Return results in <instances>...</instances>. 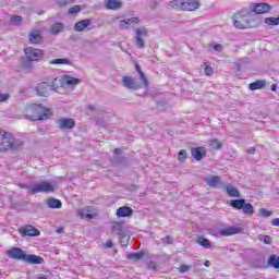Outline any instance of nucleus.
I'll use <instances>...</instances> for the list:
<instances>
[{
    "mask_svg": "<svg viewBox=\"0 0 279 279\" xmlns=\"http://www.w3.org/2000/svg\"><path fill=\"white\" fill-rule=\"evenodd\" d=\"M24 263H28V265H43L45 259L38 255H25Z\"/></svg>",
    "mask_w": 279,
    "mask_h": 279,
    "instance_id": "21",
    "label": "nucleus"
},
{
    "mask_svg": "<svg viewBox=\"0 0 279 279\" xmlns=\"http://www.w3.org/2000/svg\"><path fill=\"white\" fill-rule=\"evenodd\" d=\"M263 241L266 243V245H271L274 240L269 235H264Z\"/></svg>",
    "mask_w": 279,
    "mask_h": 279,
    "instance_id": "47",
    "label": "nucleus"
},
{
    "mask_svg": "<svg viewBox=\"0 0 279 279\" xmlns=\"http://www.w3.org/2000/svg\"><path fill=\"white\" fill-rule=\"evenodd\" d=\"M209 147L211 149H221V142H219V140H216V138L210 140L209 141Z\"/></svg>",
    "mask_w": 279,
    "mask_h": 279,
    "instance_id": "39",
    "label": "nucleus"
},
{
    "mask_svg": "<svg viewBox=\"0 0 279 279\" xmlns=\"http://www.w3.org/2000/svg\"><path fill=\"white\" fill-rule=\"evenodd\" d=\"M62 232H64V229H62V228L57 229L58 234H62Z\"/></svg>",
    "mask_w": 279,
    "mask_h": 279,
    "instance_id": "52",
    "label": "nucleus"
},
{
    "mask_svg": "<svg viewBox=\"0 0 279 279\" xmlns=\"http://www.w3.org/2000/svg\"><path fill=\"white\" fill-rule=\"evenodd\" d=\"M20 147H23V142L0 129V153L16 151Z\"/></svg>",
    "mask_w": 279,
    "mask_h": 279,
    "instance_id": "2",
    "label": "nucleus"
},
{
    "mask_svg": "<svg viewBox=\"0 0 279 279\" xmlns=\"http://www.w3.org/2000/svg\"><path fill=\"white\" fill-rule=\"evenodd\" d=\"M92 21L86 19V20H82L75 23L74 25V29L75 32H84V29H86V27L90 26Z\"/></svg>",
    "mask_w": 279,
    "mask_h": 279,
    "instance_id": "24",
    "label": "nucleus"
},
{
    "mask_svg": "<svg viewBox=\"0 0 279 279\" xmlns=\"http://www.w3.org/2000/svg\"><path fill=\"white\" fill-rule=\"evenodd\" d=\"M204 265L205 267H210V260H205Z\"/></svg>",
    "mask_w": 279,
    "mask_h": 279,
    "instance_id": "53",
    "label": "nucleus"
},
{
    "mask_svg": "<svg viewBox=\"0 0 279 279\" xmlns=\"http://www.w3.org/2000/svg\"><path fill=\"white\" fill-rule=\"evenodd\" d=\"M204 66V73L207 75V77H213L215 75V70H213V66L208 62L203 63Z\"/></svg>",
    "mask_w": 279,
    "mask_h": 279,
    "instance_id": "33",
    "label": "nucleus"
},
{
    "mask_svg": "<svg viewBox=\"0 0 279 279\" xmlns=\"http://www.w3.org/2000/svg\"><path fill=\"white\" fill-rule=\"evenodd\" d=\"M250 14V11L242 9L238 11L232 16L233 25L236 27V29H250L252 25L250 24V19L247 17Z\"/></svg>",
    "mask_w": 279,
    "mask_h": 279,
    "instance_id": "5",
    "label": "nucleus"
},
{
    "mask_svg": "<svg viewBox=\"0 0 279 279\" xmlns=\"http://www.w3.org/2000/svg\"><path fill=\"white\" fill-rule=\"evenodd\" d=\"M143 256H145V254L143 252L130 253L126 255V258L129 260H141L143 258Z\"/></svg>",
    "mask_w": 279,
    "mask_h": 279,
    "instance_id": "34",
    "label": "nucleus"
},
{
    "mask_svg": "<svg viewBox=\"0 0 279 279\" xmlns=\"http://www.w3.org/2000/svg\"><path fill=\"white\" fill-rule=\"evenodd\" d=\"M264 23L269 26L279 25V16L278 17H266Z\"/></svg>",
    "mask_w": 279,
    "mask_h": 279,
    "instance_id": "37",
    "label": "nucleus"
},
{
    "mask_svg": "<svg viewBox=\"0 0 279 279\" xmlns=\"http://www.w3.org/2000/svg\"><path fill=\"white\" fill-rule=\"evenodd\" d=\"M36 93L38 97H49V93H51V84L48 82H41L36 87Z\"/></svg>",
    "mask_w": 279,
    "mask_h": 279,
    "instance_id": "12",
    "label": "nucleus"
},
{
    "mask_svg": "<svg viewBox=\"0 0 279 279\" xmlns=\"http://www.w3.org/2000/svg\"><path fill=\"white\" fill-rule=\"evenodd\" d=\"M63 82H64L65 86H77V84L82 83V80L75 78V77L70 76V75H64L63 76Z\"/></svg>",
    "mask_w": 279,
    "mask_h": 279,
    "instance_id": "26",
    "label": "nucleus"
},
{
    "mask_svg": "<svg viewBox=\"0 0 279 279\" xmlns=\"http://www.w3.org/2000/svg\"><path fill=\"white\" fill-rule=\"evenodd\" d=\"M64 76L61 78H54L50 85L51 90H54L56 93H62V88H64Z\"/></svg>",
    "mask_w": 279,
    "mask_h": 279,
    "instance_id": "20",
    "label": "nucleus"
},
{
    "mask_svg": "<svg viewBox=\"0 0 279 279\" xmlns=\"http://www.w3.org/2000/svg\"><path fill=\"white\" fill-rule=\"evenodd\" d=\"M252 12H255V14H267V12L271 11V5L260 2V3H253L251 5Z\"/></svg>",
    "mask_w": 279,
    "mask_h": 279,
    "instance_id": "11",
    "label": "nucleus"
},
{
    "mask_svg": "<svg viewBox=\"0 0 279 279\" xmlns=\"http://www.w3.org/2000/svg\"><path fill=\"white\" fill-rule=\"evenodd\" d=\"M28 40L31 45H40L44 40L43 32L40 29L31 31L28 34Z\"/></svg>",
    "mask_w": 279,
    "mask_h": 279,
    "instance_id": "14",
    "label": "nucleus"
},
{
    "mask_svg": "<svg viewBox=\"0 0 279 279\" xmlns=\"http://www.w3.org/2000/svg\"><path fill=\"white\" fill-rule=\"evenodd\" d=\"M11 21L12 23H15V25H21L23 17L21 15H13L11 16Z\"/></svg>",
    "mask_w": 279,
    "mask_h": 279,
    "instance_id": "44",
    "label": "nucleus"
},
{
    "mask_svg": "<svg viewBox=\"0 0 279 279\" xmlns=\"http://www.w3.org/2000/svg\"><path fill=\"white\" fill-rule=\"evenodd\" d=\"M90 213H93V207L87 206L78 210V217L81 219H87V220L95 219V217H97V214H90Z\"/></svg>",
    "mask_w": 279,
    "mask_h": 279,
    "instance_id": "18",
    "label": "nucleus"
},
{
    "mask_svg": "<svg viewBox=\"0 0 279 279\" xmlns=\"http://www.w3.org/2000/svg\"><path fill=\"white\" fill-rule=\"evenodd\" d=\"M229 206L234 208V210H242L243 215L246 217H252L254 215V205H252V203H247L245 198L232 199L230 201Z\"/></svg>",
    "mask_w": 279,
    "mask_h": 279,
    "instance_id": "6",
    "label": "nucleus"
},
{
    "mask_svg": "<svg viewBox=\"0 0 279 279\" xmlns=\"http://www.w3.org/2000/svg\"><path fill=\"white\" fill-rule=\"evenodd\" d=\"M205 182H206L207 186L215 189V187L219 186L221 179L218 175H213L210 178L205 179Z\"/></svg>",
    "mask_w": 279,
    "mask_h": 279,
    "instance_id": "28",
    "label": "nucleus"
},
{
    "mask_svg": "<svg viewBox=\"0 0 279 279\" xmlns=\"http://www.w3.org/2000/svg\"><path fill=\"white\" fill-rule=\"evenodd\" d=\"M117 217L123 218V217H132L134 215V209L129 206H122L117 209Z\"/></svg>",
    "mask_w": 279,
    "mask_h": 279,
    "instance_id": "22",
    "label": "nucleus"
},
{
    "mask_svg": "<svg viewBox=\"0 0 279 279\" xmlns=\"http://www.w3.org/2000/svg\"><path fill=\"white\" fill-rule=\"evenodd\" d=\"M226 191H227V195H229V197H241V192H239V189H236L232 184H227Z\"/></svg>",
    "mask_w": 279,
    "mask_h": 279,
    "instance_id": "27",
    "label": "nucleus"
},
{
    "mask_svg": "<svg viewBox=\"0 0 279 279\" xmlns=\"http://www.w3.org/2000/svg\"><path fill=\"white\" fill-rule=\"evenodd\" d=\"M170 8L178 12H195L199 8L198 0H171Z\"/></svg>",
    "mask_w": 279,
    "mask_h": 279,
    "instance_id": "4",
    "label": "nucleus"
},
{
    "mask_svg": "<svg viewBox=\"0 0 279 279\" xmlns=\"http://www.w3.org/2000/svg\"><path fill=\"white\" fill-rule=\"evenodd\" d=\"M69 59H53L51 61V64H69Z\"/></svg>",
    "mask_w": 279,
    "mask_h": 279,
    "instance_id": "43",
    "label": "nucleus"
},
{
    "mask_svg": "<svg viewBox=\"0 0 279 279\" xmlns=\"http://www.w3.org/2000/svg\"><path fill=\"white\" fill-rule=\"evenodd\" d=\"M113 243H112V240H108L107 242H106V244H105V247H107V248H110V247H113Z\"/></svg>",
    "mask_w": 279,
    "mask_h": 279,
    "instance_id": "51",
    "label": "nucleus"
},
{
    "mask_svg": "<svg viewBox=\"0 0 279 279\" xmlns=\"http://www.w3.org/2000/svg\"><path fill=\"white\" fill-rule=\"evenodd\" d=\"M138 23H141V20L138 17L121 20L120 21V29H130V27H132V25H138Z\"/></svg>",
    "mask_w": 279,
    "mask_h": 279,
    "instance_id": "19",
    "label": "nucleus"
},
{
    "mask_svg": "<svg viewBox=\"0 0 279 279\" xmlns=\"http://www.w3.org/2000/svg\"><path fill=\"white\" fill-rule=\"evenodd\" d=\"M266 85H267V81L257 80L256 82L250 83L248 88L250 90H260V88H265Z\"/></svg>",
    "mask_w": 279,
    "mask_h": 279,
    "instance_id": "25",
    "label": "nucleus"
},
{
    "mask_svg": "<svg viewBox=\"0 0 279 279\" xmlns=\"http://www.w3.org/2000/svg\"><path fill=\"white\" fill-rule=\"evenodd\" d=\"M64 29V24L62 23H56L51 26L50 32L51 34H60Z\"/></svg>",
    "mask_w": 279,
    "mask_h": 279,
    "instance_id": "35",
    "label": "nucleus"
},
{
    "mask_svg": "<svg viewBox=\"0 0 279 279\" xmlns=\"http://www.w3.org/2000/svg\"><path fill=\"white\" fill-rule=\"evenodd\" d=\"M189 269H191V267L186 264H182L179 268V272L180 274H186V271H189Z\"/></svg>",
    "mask_w": 279,
    "mask_h": 279,
    "instance_id": "45",
    "label": "nucleus"
},
{
    "mask_svg": "<svg viewBox=\"0 0 279 279\" xmlns=\"http://www.w3.org/2000/svg\"><path fill=\"white\" fill-rule=\"evenodd\" d=\"M165 244L166 245H173V240L171 239V235H167L166 238H165Z\"/></svg>",
    "mask_w": 279,
    "mask_h": 279,
    "instance_id": "48",
    "label": "nucleus"
},
{
    "mask_svg": "<svg viewBox=\"0 0 279 279\" xmlns=\"http://www.w3.org/2000/svg\"><path fill=\"white\" fill-rule=\"evenodd\" d=\"M60 130H73L75 128V119L73 118H62L59 120Z\"/></svg>",
    "mask_w": 279,
    "mask_h": 279,
    "instance_id": "17",
    "label": "nucleus"
},
{
    "mask_svg": "<svg viewBox=\"0 0 279 279\" xmlns=\"http://www.w3.org/2000/svg\"><path fill=\"white\" fill-rule=\"evenodd\" d=\"M148 36V31L145 27H141L136 29V35H135V39H136V45L140 49H143L145 47V40L144 38H147Z\"/></svg>",
    "mask_w": 279,
    "mask_h": 279,
    "instance_id": "10",
    "label": "nucleus"
},
{
    "mask_svg": "<svg viewBox=\"0 0 279 279\" xmlns=\"http://www.w3.org/2000/svg\"><path fill=\"white\" fill-rule=\"evenodd\" d=\"M24 53H25L24 66L26 69H32L34 62H39V60H43L45 56V50L28 46L24 49Z\"/></svg>",
    "mask_w": 279,
    "mask_h": 279,
    "instance_id": "3",
    "label": "nucleus"
},
{
    "mask_svg": "<svg viewBox=\"0 0 279 279\" xmlns=\"http://www.w3.org/2000/svg\"><path fill=\"white\" fill-rule=\"evenodd\" d=\"M269 267H274V269H279V257L278 255H270L268 258Z\"/></svg>",
    "mask_w": 279,
    "mask_h": 279,
    "instance_id": "31",
    "label": "nucleus"
},
{
    "mask_svg": "<svg viewBox=\"0 0 279 279\" xmlns=\"http://www.w3.org/2000/svg\"><path fill=\"white\" fill-rule=\"evenodd\" d=\"M271 226H275L276 228H279V218H275L271 220Z\"/></svg>",
    "mask_w": 279,
    "mask_h": 279,
    "instance_id": "50",
    "label": "nucleus"
},
{
    "mask_svg": "<svg viewBox=\"0 0 279 279\" xmlns=\"http://www.w3.org/2000/svg\"><path fill=\"white\" fill-rule=\"evenodd\" d=\"M7 256L13 260H25L26 254L21 247H12L7 251Z\"/></svg>",
    "mask_w": 279,
    "mask_h": 279,
    "instance_id": "9",
    "label": "nucleus"
},
{
    "mask_svg": "<svg viewBox=\"0 0 279 279\" xmlns=\"http://www.w3.org/2000/svg\"><path fill=\"white\" fill-rule=\"evenodd\" d=\"M243 232V227L234 226L227 227L219 231L220 236H232L234 234H241Z\"/></svg>",
    "mask_w": 279,
    "mask_h": 279,
    "instance_id": "13",
    "label": "nucleus"
},
{
    "mask_svg": "<svg viewBox=\"0 0 279 279\" xmlns=\"http://www.w3.org/2000/svg\"><path fill=\"white\" fill-rule=\"evenodd\" d=\"M22 236H40V230L32 225H25L19 229Z\"/></svg>",
    "mask_w": 279,
    "mask_h": 279,
    "instance_id": "8",
    "label": "nucleus"
},
{
    "mask_svg": "<svg viewBox=\"0 0 279 279\" xmlns=\"http://www.w3.org/2000/svg\"><path fill=\"white\" fill-rule=\"evenodd\" d=\"M118 151H119V149H118V148H116V149H114V154H117Z\"/></svg>",
    "mask_w": 279,
    "mask_h": 279,
    "instance_id": "55",
    "label": "nucleus"
},
{
    "mask_svg": "<svg viewBox=\"0 0 279 279\" xmlns=\"http://www.w3.org/2000/svg\"><path fill=\"white\" fill-rule=\"evenodd\" d=\"M69 3H75V0H57V5H59V8H66Z\"/></svg>",
    "mask_w": 279,
    "mask_h": 279,
    "instance_id": "41",
    "label": "nucleus"
},
{
    "mask_svg": "<svg viewBox=\"0 0 279 279\" xmlns=\"http://www.w3.org/2000/svg\"><path fill=\"white\" fill-rule=\"evenodd\" d=\"M47 206L48 208H62V202L58 198H48Z\"/></svg>",
    "mask_w": 279,
    "mask_h": 279,
    "instance_id": "30",
    "label": "nucleus"
},
{
    "mask_svg": "<svg viewBox=\"0 0 279 279\" xmlns=\"http://www.w3.org/2000/svg\"><path fill=\"white\" fill-rule=\"evenodd\" d=\"M23 116L28 121H47L51 118V109L41 104H32L25 107Z\"/></svg>",
    "mask_w": 279,
    "mask_h": 279,
    "instance_id": "1",
    "label": "nucleus"
},
{
    "mask_svg": "<svg viewBox=\"0 0 279 279\" xmlns=\"http://www.w3.org/2000/svg\"><path fill=\"white\" fill-rule=\"evenodd\" d=\"M80 12H82V7L80 4L69 9V14H80Z\"/></svg>",
    "mask_w": 279,
    "mask_h": 279,
    "instance_id": "42",
    "label": "nucleus"
},
{
    "mask_svg": "<svg viewBox=\"0 0 279 279\" xmlns=\"http://www.w3.org/2000/svg\"><path fill=\"white\" fill-rule=\"evenodd\" d=\"M122 83L125 88H130L132 90L141 89V84H138V82H136V80L132 76H123Z\"/></svg>",
    "mask_w": 279,
    "mask_h": 279,
    "instance_id": "15",
    "label": "nucleus"
},
{
    "mask_svg": "<svg viewBox=\"0 0 279 279\" xmlns=\"http://www.w3.org/2000/svg\"><path fill=\"white\" fill-rule=\"evenodd\" d=\"M53 191H56V186L48 181H41L31 189L32 195H36V193H53Z\"/></svg>",
    "mask_w": 279,
    "mask_h": 279,
    "instance_id": "7",
    "label": "nucleus"
},
{
    "mask_svg": "<svg viewBox=\"0 0 279 279\" xmlns=\"http://www.w3.org/2000/svg\"><path fill=\"white\" fill-rule=\"evenodd\" d=\"M186 158H189L186 149H181L178 155V160H180V162H184Z\"/></svg>",
    "mask_w": 279,
    "mask_h": 279,
    "instance_id": "40",
    "label": "nucleus"
},
{
    "mask_svg": "<svg viewBox=\"0 0 279 279\" xmlns=\"http://www.w3.org/2000/svg\"><path fill=\"white\" fill-rule=\"evenodd\" d=\"M119 241L122 247H128V243H130V236H128L125 233H120Z\"/></svg>",
    "mask_w": 279,
    "mask_h": 279,
    "instance_id": "36",
    "label": "nucleus"
},
{
    "mask_svg": "<svg viewBox=\"0 0 279 279\" xmlns=\"http://www.w3.org/2000/svg\"><path fill=\"white\" fill-rule=\"evenodd\" d=\"M8 99H10V94H0V104L8 101Z\"/></svg>",
    "mask_w": 279,
    "mask_h": 279,
    "instance_id": "46",
    "label": "nucleus"
},
{
    "mask_svg": "<svg viewBox=\"0 0 279 279\" xmlns=\"http://www.w3.org/2000/svg\"><path fill=\"white\" fill-rule=\"evenodd\" d=\"M214 51H223V46L221 44L214 45Z\"/></svg>",
    "mask_w": 279,
    "mask_h": 279,
    "instance_id": "49",
    "label": "nucleus"
},
{
    "mask_svg": "<svg viewBox=\"0 0 279 279\" xmlns=\"http://www.w3.org/2000/svg\"><path fill=\"white\" fill-rule=\"evenodd\" d=\"M198 245H202V247H206V250H210L213 247V243H210V240L201 236L197 240Z\"/></svg>",
    "mask_w": 279,
    "mask_h": 279,
    "instance_id": "32",
    "label": "nucleus"
},
{
    "mask_svg": "<svg viewBox=\"0 0 279 279\" xmlns=\"http://www.w3.org/2000/svg\"><path fill=\"white\" fill-rule=\"evenodd\" d=\"M271 215H274V211H271V210H267L265 208L258 209V216L264 217V219H267V217H271Z\"/></svg>",
    "mask_w": 279,
    "mask_h": 279,
    "instance_id": "38",
    "label": "nucleus"
},
{
    "mask_svg": "<svg viewBox=\"0 0 279 279\" xmlns=\"http://www.w3.org/2000/svg\"><path fill=\"white\" fill-rule=\"evenodd\" d=\"M191 155L199 162V160H204V158H206V148L204 146L192 148Z\"/></svg>",
    "mask_w": 279,
    "mask_h": 279,
    "instance_id": "16",
    "label": "nucleus"
},
{
    "mask_svg": "<svg viewBox=\"0 0 279 279\" xmlns=\"http://www.w3.org/2000/svg\"><path fill=\"white\" fill-rule=\"evenodd\" d=\"M105 5L107 10H119L123 5L121 0H106Z\"/></svg>",
    "mask_w": 279,
    "mask_h": 279,
    "instance_id": "23",
    "label": "nucleus"
},
{
    "mask_svg": "<svg viewBox=\"0 0 279 279\" xmlns=\"http://www.w3.org/2000/svg\"><path fill=\"white\" fill-rule=\"evenodd\" d=\"M135 71L138 73L140 80H142L145 88H147V86H149V81L147 80V76H145V73H143V70H141V65L136 62H135Z\"/></svg>",
    "mask_w": 279,
    "mask_h": 279,
    "instance_id": "29",
    "label": "nucleus"
},
{
    "mask_svg": "<svg viewBox=\"0 0 279 279\" xmlns=\"http://www.w3.org/2000/svg\"><path fill=\"white\" fill-rule=\"evenodd\" d=\"M276 88H277V85H276V84H272L271 87H270V89H271L272 92H276Z\"/></svg>",
    "mask_w": 279,
    "mask_h": 279,
    "instance_id": "54",
    "label": "nucleus"
}]
</instances>
